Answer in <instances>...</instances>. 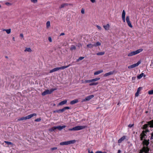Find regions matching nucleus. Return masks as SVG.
I'll return each mask as SVG.
<instances>
[{"label": "nucleus", "mask_w": 153, "mask_h": 153, "mask_svg": "<svg viewBox=\"0 0 153 153\" xmlns=\"http://www.w3.org/2000/svg\"><path fill=\"white\" fill-rule=\"evenodd\" d=\"M87 47L88 48H91L92 47L93 45L91 44H89L87 45Z\"/></svg>", "instance_id": "nucleus-41"}, {"label": "nucleus", "mask_w": 153, "mask_h": 153, "mask_svg": "<svg viewBox=\"0 0 153 153\" xmlns=\"http://www.w3.org/2000/svg\"><path fill=\"white\" fill-rule=\"evenodd\" d=\"M6 29H3L2 30L3 31H6Z\"/></svg>", "instance_id": "nucleus-55"}, {"label": "nucleus", "mask_w": 153, "mask_h": 153, "mask_svg": "<svg viewBox=\"0 0 153 153\" xmlns=\"http://www.w3.org/2000/svg\"><path fill=\"white\" fill-rule=\"evenodd\" d=\"M141 63L140 61H139L137 63L131 65L129 66L128 68L129 69H131L136 67L138 66Z\"/></svg>", "instance_id": "nucleus-6"}, {"label": "nucleus", "mask_w": 153, "mask_h": 153, "mask_svg": "<svg viewBox=\"0 0 153 153\" xmlns=\"http://www.w3.org/2000/svg\"><path fill=\"white\" fill-rule=\"evenodd\" d=\"M126 21L127 23L128 26L132 28L133 26L131 24V22L130 21L129 17L128 16H127L126 17Z\"/></svg>", "instance_id": "nucleus-10"}, {"label": "nucleus", "mask_w": 153, "mask_h": 153, "mask_svg": "<svg viewBox=\"0 0 153 153\" xmlns=\"http://www.w3.org/2000/svg\"><path fill=\"white\" fill-rule=\"evenodd\" d=\"M67 100H65L64 101H63L60 102L58 104V105H64L67 103Z\"/></svg>", "instance_id": "nucleus-16"}, {"label": "nucleus", "mask_w": 153, "mask_h": 153, "mask_svg": "<svg viewBox=\"0 0 153 153\" xmlns=\"http://www.w3.org/2000/svg\"><path fill=\"white\" fill-rule=\"evenodd\" d=\"M4 142L5 143H6L8 145H12V143L11 142H10L5 141Z\"/></svg>", "instance_id": "nucleus-36"}, {"label": "nucleus", "mask_w": 153, "mask_h": 153, "mask_svg": "<svg viewBox=\"0 0 153 153\" xmlns=\"http://www.w3.org/2000/svg\"><path fill=\"white\" fill-rule=\"evenodd\" d=\"M86 128L85 126H75L73 128H70L69 130L70 131H78L82 129Z\"/></svg>", "instance_id": "nucleus-2"}, {"label": "nucleus", "mask_w": 153, "mask_h": 153, "mask_svg": "<svg viewBox=\"0 0 153 153\" xmlns=\"http://www.w3.org/2000/svg\"><path fill=\"white\" fill-rule=\"evenodd\" d=\"M13 39L14 41H15V38L14 37H13Z\"/></svg>", "instance_id": "nucleus-58"}, {"label": "nucleus", "mask_w": 153, "mask_h": 153, "mask_svg": "<svg viewBox=\"0 0 153 153\" xmlns=\"http://www.w3.org/2000/svg\"><path fill=\"white\" fill-rule=\"evenodd\" d=\"M102 44V41H100L97 42H96V46H99L101 45Z\"/></svg>", "instance_id": "nucleus-28"}, {"label": "nucleus", "mask_w": 153, "mask_h": 153, "mask_svg": "<svg viewBox=\"0 0 153 153\" xmlns=\"http://www.w3.org/2000/svg\"><path fill=\"white\" fill-rule=\"evenodd\" d=\"M103 27L105 30H109L110 25L108 24H107L105 25H103Z\"/></svg>", "instance_id": "nucleus-15"}, {"label": "nucleus", "mask_w": 153, "mask_h": 153, "mask_svg": "<svg viewBox=\"0 0 153 153\" xmlns=\"http://www.w3.org/2000/svg\"><path fill=\"white\" fill-rule=\"evenodd\" d=\"M57 149V147H53V148H51V150H56V149Z\"/></svg>", "instance_id": "nucleus-45"}, {"label": "nucleus", "mask_w": 153, "mask_h": 153, "mask_svg": "<svg viewBox=\"0 0 153 153\" xmlns=\"http://www.w3.org/2000/svg\"><path fill=\"white\" fill-rule=\"evenodd\" d=\"M148 124H145L143 126V129H146L148 125H149L151 127H153V120L148 122Z\"/></svg>", "instance_id": "nucleus-7"}, {"label": "nucleus", "mask_w": 153, "mask_h": 153, "mask_svg": "<svg viewBox=\"0 0 153 153\" xmlns=\"http://www.w3.org/2000/svg\"><path fill=\"white\" fill-rule=\"evenodd\" d=\"M100 78H96V80H98L100 79Z\"/></svg>", "instance_id": "nucleus-57"}, {"label": "nucleus", "mask_w": 153, "mask_h": 153, "mask_svg": "<svg viewBox=\"0 0 153 153\" xmlns=\"http://www.w3.org/2000/svg\"><path fill=\"white\" fill-rule=\"evenodd\" d=\"M11 31V29H6V32L7 34H9L10 33Z\"/></svg>", "instance_id": "nucleus-32"}, {"label": "nucleus", "mask_w": 153, "mask_h": 153, "mask_svg": "<svg viewBox=\"0 0 153 153\" xmlns=\"http://www.w3.org/2000/svg\"><path fill=\"white\" fill-rule=\"evenodd\" d=\"M76 142V141L75 140L68 141H67L61 142L60 143V145L62 146L67 145L71 144H74Z\"/></svg>", "instance_id": "nucleus-3"}, {"label": "nucleus", "mask_w": 153, "mask_h": 153, "mask_svg": "<svg viewBox=\"0 0 153 153\" xmlns=\"http://www.w3.org/2000/svg\"><path fill=\"white\" fill-rule=\"evenodd\" d=\"M78 102V100L77 99H75L71 101L70 102V104L71 105H73L75 104Z\"/></svg>", "instance_id": "nucleus-21"}, {"label": "nucleus", "mask_w": 153, "mask_h": 153, "mask_svg": "<svg viewBox=\"0 0 153 153\" xmlns=\"http://www.w3.org/2000/svg\"><path fill=\"white\" fill-rule=\"evenodd\" d=\"M149 151V149L145 146L143 147L142 149L140 150L139 153H147Z\"/></svg>", "instance_id": "nucleus-9"}, {"label": "nucleus", "mask_w": 153, "mask_h": 153, "mask_svg": "<svg viewBox=\"0 0 153 153\" xmlns=\"http://www.w3.org/2000/svg\"><path fill=\"white\" fill-rule=\"evenodd\" d=\"M94 75H95V74H96V72L94 73Z\"/></svg>", "instance_id": "nucleus-60"}, {"label": "nucleus", "mask_w": 153, "mask_h": 153, "mask_svg": "<svg viewBox=\"0 0 153 153\" xmlns=\"http://www.w3.org/2000/svg\"><path fill=\"white\" fill-rule=\"evenodd\" d=\"M25 117V120L29 119V118H28L27 116Z\"/></svg>", "instance_id": "nucleus-51"}, {"label": "nucleus", "mask_w": 153, "mask_h": 153, "mask_svg": "<svg viewBox=\"0 0 153 153\" xmlns=\"http://www.w3.org/2000/svg\"><path fill=\"white\" fill-rule=\"evenodd\" d=\"M1 5H0V8H1Z\"/></svg>", "instance_id": "nucleus-61"}, {"label": "nucleus", "mask_w": 153, "mask_h": 153, "mask_svg": "<svg viewBox=\"0 0 153 153\" xmlns=\"http://www.w3.org/2000/svg\"><path fill=\"white\" fill-rule=\"evenodd\" d=\"M89 153H94L92 151L90 152L89 151Z\"/></svg>", "instance_id": "nucleus-56"}, {"label": "nucleus", "mask_w": 153, "mask_h": 153, "mask_svg": "<svg viewBox=\"0 0 153 153\" xmlns=\"http://www.w3.org/2000/svg\"><path fill=\"white\" fill-rule=\"evenodd\" d=\"M135 79L136 77H132L131 79L133 81V82H134L135 81Z\"/></svg>", "instance_id": "nucleus-44"}, {"label": "nucleus", "mask_w": 153, "mask_h": 153, "mask_svg": "<svg viewBox=\"0 0 153 153\" xmlns=\"http://www.w3.org/2000/svg\"><path fill=\"white\" fill-rule=\"evenodd\" d=\"M56 90V89L55 88H52L50 90L47 89L42 93V96H44L47 94H50Z\"/></svg>", "instance_id": "nucleus-4"}, {"label": "nucleus", "mask_w": 153, "mask_h": 153, "mask_svg": "<svg viewBox=\"0 0 153 153\" xmlns=\"http://www.w3.org/2000/svg\"><path fill=\"white\" fill-rule=\"evenodd\" d=\"M148 93L150 95L153 94V89L149 91Z\"/></svg>", "instance_id": "nucleus-33"}, {"label": "nucleus", "mask_w": 153, "mask_h": 153, "mask_svg": "<svg viewBox=\"0 0 153 153\" xmlns=\"http://www.w3.org/2000/svg\"><path fill=\"white\" fill-rule=\"evenodd\" d=\"M83 83H89V85L91 86L94 85L96 84V79L85 80Z\"/></svg>", "instance_id": "nucleus-5"}, {"label": "nucleus", "mask_w": 153, "mask_h": 153, "mask_svg": "<svg viewBox=\"0 0 153 153\" xmlns=\"http://www.w3.org/2000/svg\"><path fill=\"white\" fill-rule=\"evenodd\" d=\"M25 52H31L32 51L30 48H26L24 50Z\"/></svg>", "instance_id": "nucleus-24"}, {"label": "nucleus", "mask_w": 153, "mask_h": 153, "mask_svg": "<svg viewBox=\"0 0 153 153\" xmlns=\"http://www.w3.org/2000/svg\"><path fill=\"white\" fill-rule=\"evenodd\" d=\"M64 35H65V33H62L60 35V36Z\"/></svg>", "instance_id": "nucleus-53"}, {"label": "nucleus", "mask_w": 153, "mask_h": 153, "mask_svg": "<svg viewBox=\"0 0 153 153\" xmlns=\"http://www.w3.org/2000/svg\"><path fill=\"white\" fill-rule=\"evenodd\" d=\"M70 109L69 107H68V106L67 107H64V108H62V109H59V110H58L54 111V112H58V113H59L60 112H63L64 111H65L66 109Z\"/></svg>", "instance_id": "nucleus-11"}, {"label": "nucleus", "mask_w": 153, "mask_h": 153, "mask_svg": "<svg viewBox=\"0 0 153 153\" xmlns=\"http://www.w3.org/2000/svg\"><path fill=\"white\" fill-rule=\"evenodd\" d=\"M113 74H114V72L110 71L109 72H108V73L105 74L104 76H108L112 75Z\"/></svg>", "instance_id": "nucleus-17"}, {"label": "nucleus", "mask_w": 153, "mask_h": 153, "mask_svg": "<svg viewBox=\"0 0 153 153\" xmlns=\"http://www.w3.org/2000/svg\"><path fill=\"white\" fill-rule=\"evenodd\" d=\"M143 144L144 146H145L146 147H147V146L149 144V142L148 140H144L143 142Z\"/></svg>", "instance_id": "nucleus-14"}, {"label": "nucleus", "mask_w": 153, "mask_h": 153, "mask_svg": "<svg viewBox=\"0 0 153 153\" xmlns=\"http://www.w3.org/2000/svg\"><path fill=\"white\" fill-rule=\"evenodd\" d=\"M48 39L50 42H52V39L51 37H48Z\"/></svg>", "instance_id": "nucleus-42"}, {"label": "nucleus", "mask_w": 153, "mask_h": 153, "mask_svg": "<svg viewBox=\"0 0 153 153\" xmlns=\"http://www.w3.org/2000/svg\"><path fill=\"white\" fill-rule=\"evenodd\" d=\"M84 58L83 57H80L77 60V62H79L80 60H82Z\"/></svg>", "instance_id": "nucleus-34"}, {"label": "nucleus", "mask_w": 153, "mask_h": 153, "mask_svg": "<svg viewBox=\"0 0 153 153\" xmlns=\"http://www.w3.org/2000/svg\"><path fill=\"white\" fill-rule=\"evenodd\" d=\"M71 64H69L67 66H62L60 67H59V70H62L63 69L65 68H67L69 67L70 66H71Z\"/></svg>", "instance_id": "nucleus-19"}, {"label": "nucleus", "mask_w": 153, "mask_h": 153, "mask_svg": "<svg viewBox=\"0 0 153 153\" xmlns=\"http://www.w3.org/2000/svg\"><path fill=\"white\" fill-rule=\"evenodd\" d=\"M20 36L22 38H23L24 37L23 35V34L21 33L20 34Z\"/></svg>", "instance_id": "nucleus-49"}, {"label": "nucleus", "mask_w": 153, "mask_h": 153, "mask_svg": "<svg viewBox=\"0 0 153 153\" xmlns=\"http://www.w3.org/2000/svg\"><path fill=\"white\" fill-rule=\"evenodd\" d=\"M46 28L48 29L50 26L51 23L49 21H47L46 24Z\"/></svg>", "instance_id": "nucleus-26"}, {"label": "nucleus", "mask_w": 153, "mask_h": 153, "mask_svg": "<svg viewBox=\"0 0 153 153\" xmlns=\"http://www.w3.org/2000/svg\"><path fill=\"white\" fill-rule=\"evenodd\" d=\"M153 64V63H152Z\"/></svg>", "instance_id": "nucleus-62"}, {"label": "nucleus", "mask_w": 153, "mask_h": 153, "mask_svg": "<svg viewBox=\"0 0 153 153\" xmlns=\"http://www.w3.org/2000/svg\"><path fill=\"white\" fill-rule=\"evenodd\" d=\"M133 125H134L133 124H129V125H128V127H129L131 128L133 126Z\"/></svg>", "instance_id": "nucleus-47"}, {"label": "nucleus", "mask_w": 153, "mask_h": 153, "mask_svg": "<svg viewBox=\"0 0 153 153\" xmlns=\"http://www.w3.org/2000/svg\"><path fill=\"white\" fill-rule=\"evenodd\" d=\"M81 13L82 14L85 13V10L84 8H82L81 10Z\"/></svg>", "instance_id": "nucleus-40"}, {"label": "nucleus", "mask_w": 153, "mask_h": 153, "mask_svg": "<svg viewBox=\"0 0 153 153\" xmlns=\"http://www.w3.org/2000/svg\"><path fill=\"white\" fill-rule=\"evenodd\" d=\"M76 49V47L74 45H72L71 48V50H75Z\"/></svg>", "instance_id": "nucleus-38"}, {"label": "nucleus", "mask_w": 153, "mask_h": 153, "mask_svg": "<svg viewBox=\"0 0 153 153\" xmlns=\"http://www.w3.org/2000/svg\"><path fill=\"white\" fill-rule=\"evenodd\" d=\"M94 97V95H91L87 97L85 99H82L81 102H83L86 101H89Z\"/></svg>", "instance_id": "nucleus-8"}, {"label": "nucleus", "mask_w": 153, "mask_h": 153, "mask_svg": "<svg viewBox=\"0 0 153 153\" xmlns=\"http://www.w3.org/2000/svg\"><path fill=\"white\" fill-rule=\"evenodd\" d=\"M37 0H31V1L33 3H36L37 2Z\"/></svg>", "instance_id": "nucleus-43"}, {"label": "nucleus", "mask_w": 153, "mask_h": 153, "mask_svg": "<svg viewBox=\"0 0 153 153\" xmlns=\"http://www.w3.org/2000/svg\"><path fill=\"white\" fill-rule=\"evenodd\" d=\"M66 5V4H61L60 7V8H61L64 7H65Z\"/></svg>", "instance_id": "nucleus-35"}, {"label": "nucleus", "mask_w": 153, "mask_h": 153, "mask_svg": "<svg viewBox=\"0 0 153 153\" xmlns=\"http://www.w3.org/2000/svg\"><path fill=\"white\" fill-rule=\"evenodd\" d=\"M146 131H148V130L146 131H143V132L140 135V139L141 140H143V139L145 138V136L146 135L145 133L146 132Z\"/></svg>", "instance_id": "nucleus-13"}, {"label": "nucleus", "mask_w": 153, "mask_h": 153, "mask_svg": "<svg viewBox=\"0 0 153 153\" xmlns=\"http://www.w3.org/2000/svg\"><path fill=\"white\" fill-rule=\"evenodd\" d=\"M126 13L124 10H123L122 12V17H125Z\"/></svg>", "instance_id": "nucleus-30"}, {"label": "nucleus", "mask_w": 153, "mask_h": 153, "mask_svg": "<svg viewBox=\"0 0 153 153\" xmlns=\"http://www.w3.org/2000/svg\"><path fill=\"white\" fill-rule=\"evenodd\" d=\"M142 89V88L141 87H139L138 88L137 92L135 94V96L137 97L138 96L140 91H141Z\"/></svg>", "instance_id": "nucleus-12"}, {"label": "nucleus", "mask_w": 153, "mask_h": 153, "mask_svg": "<svg viewBox=\"0 0 153 153\" xmlns=\"http://www.w3.org/2000/svg\"><path fill=\"white\" fill-rule=\"evenodd\" d=\"M5 4L7 5H10V3H8V2H6L5 3Z\"/></svg>", "instance_id": "nucleus-52"}, {"label": "nucleus", "mask_w": 153, "mask_h": 153, "mask_svg": "<svg viewBox=\"0 0 153 153\" xmlns=\"http://www.w3.org/2000/svg\"><path fill=\"white\" fill-rule=\"evenodd\" d=\"M59 70V67L50 70V73H52L53 72L57 71Z\"/></svg>", "instance_id": "nucleus-23"}, {"label": "nucleus", "mask_w": 153, "mask_h": 153, "mask_svg": "<svg viewBox=\"0 0 153 153\" xmlns=\"http://www.w3.org/2000/svg\"><path fill=\"white\" fill-rule=\"evenodd\" d=\"M126 138V137L124 136L122 137L121 138L119 139L118 140V143H121Z\"/></svg>", "instance_id": "nucleus-22"}, {"label": "nucleus", "mask_w": 153, "mask_h": 153, "mask_svg": "<svg viewBox=\"0 0 153 153\" xmlns=\"http://www.w3.org/2000/svg\"><path fill=\"white\" fill-rule=\"evenodd\" d=\"M143 51V49L142 48L139 49L137 50L134 51H132L130 52L128 54V57H131L135 55L138 54L142 52Z\"/></svg>", "instance_id": "nucleus-1"}, {"label": "nucleus", "mask_w": 153, "mask_h": 153, "mask_svg": "<svg viewBox=\"0 0 153 153\" xmlns=\"http://www.w3.org/2000/svg\"><path fill=\"white\" fill-rule=\"evenodd\" d=\"M41 120V118H38L37 119H36L35 120V121L36 122H39Z\"/></svg>", "instance_id": "nucleus-39"}, {"label": "nucleus", "mask_w": 153, "mask_h": 153, "mask_svg": "<svg viewBox=\"0 0 153 153\" xmlns=\"http://www.w3.org/2000/svg\"><path fill=\"white\" fill-rule=\"evenodd\" d=\"M90 1L92 3H94L95 1V0H90Z\"/></svg>", "instance_id": "nucleus-54"}, {"label": "nucleus", "mask_w": 153, "mask_h": 153, "mask_svg": "<svg viewBox=\"0 0 153 153\" xmlns=\"http://www.w3.org/2000/svg\"><path fill=\"white\" fill-rule=\"evenodd\" d=\"M25 120V117H22L18 119V120L19 121L22 120Z\"/></svg>", "instance_id": "nucleus-37"}, {"label": "nucleus", "mask_w": 153, "mask_h": 153, "mask_svg": "<svg viewBox=\"0 0 153 153\" xmlns=\"http://www.w3.org/2000/svg\"><path fill=\"white\" fill-rule=\"evenodd\" d=\"M96 153H106V152H102L101 151H98L96 152Z\"/></svg>", "instance_id": "nucleus-50"}, {"label": "nucleus", "mask_w": 153, "mask_h": 153, "mask_svg": "<svg viewBox=\"0 0 153 153\" xmlns=\"http://www.w3.org/2000/svg\"><path fill=\"white\" fill-rule=\"evenodd\" d=\"M123 20L124 22H125L126 21L125 17H122Z\"/></svg>", "instance_id": "nucleus-48"}, {"label": "nucleus", "mask_w": 153, "mask_h": 153, "mask_svg": "<svg viewBox=\"0 0 153 153\" xmlns=\"http://www.w3.org/2000/svg\"><path fill=\"white\" fill-rule=\"evenodd\" d=\"M56 129H57L56 127L54 126V127H53L52 128H51L50 129H49V131H53Z\"/></svg>", "instance_id": "nucleus-27"}, {"label": "nucleus", "mask_w": 153, "mask_h": 153, "mask_svg": "<svg viewBox=\"0 0 153 153\" xmlns=\"http://www.w3.org/2000/svg\"><path fill=\"white\" fill-rule=\"evenodd\" d=\"M56 127V128L58 129L59 130H61L63 128H65L66 127L65 126H59Z\"/></svg>", "instance_id": "nucleus-18"}, {"label": "nucleus", "mask_w": 153, "mask_h": 153, "mask_svg": "<svg viewBox=\"0 0 153 153\" xmlns=\"http://www.w3.org/2000/svg\"><path fill=\"white\" fill-rule=\"evenodd\" d=\"M36 114L35 113L33 114H30L28 116H27L28 118L29 119H30L31 117H33V116H36Z\"/></svg>", "instance_id": "nucleus-25"}, {"label": "nucleus", "mask_w": 153, "mask_h": 153, "mask_svg": "<svg viewBox=\"0 0 153 153\" xmlns=\"http://www.w3.org/2000/svg\"><path fill=\"white\" fill-rule=\"evenodd\" d=\"M97 27L99 30H101V27L99 26H97Z\"/></svg>", "instance_id": "nucleus-46"}, {"label": "nucleus", "mask_w": 153, "mask_h": 153, "mask_svg": "<svg viewBox=\"0 0 153 153\" xmlns=\"http://www.w3.org/2000/svg\"><path fill=\"white\" fill-rule=\"evenodd\" d=\"M103 71L102 70H100V71H96V75L99 74L103 72Z\"/></svg>", "instance_id": "nucleus-31"}, {"label": "nucleus", "mask_w": 153, "mask_h": 153, "mask_svg": "<svg viewBox=\"0 0 153 153\" xmlns=\"http://www.w3.org/2000/svg\"><path fill=\"white\" fill-rule=\"evenodd\" d=\"M105 54V52L104 51L101 52L99 53H97V55L102 56L104 55Z\"/></svg>", "instance_id": "nucleus-29"}, {"label": "nucleus", "mask_w": 153, "mask_h": 153, "mask_svg": "<svg viewBox=\"0 0 153 153\" xmlns=\"http://www.w3.org/2000/svg\"><path fill=\"white\" fill-rule=\"evenodd\" d=\"M143 76L145 77L146 75H144L143 73H142L137 76V78L138 79H139L142 77Z\"/></svg>", "instance_id": "nucleus-20"}, {"label": "nucleus", "mask_w": 153, "mask_h": 153, "mask_svg": "<svg viewBox=\"0 0 153 153\" xmlns=\"http://www.w3.org/2000/svg\"><path fill=\"white\" fill-rule=\"evenodd\" d=\"M120 152V150L118 151V152L119 153Z\"/></svg>", "instance_id": "nucleus-59"}]
</instances>
